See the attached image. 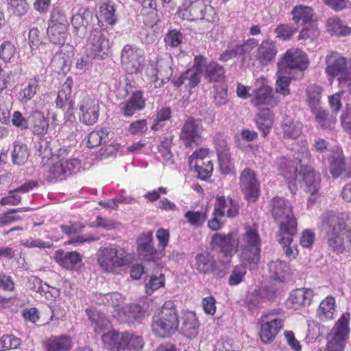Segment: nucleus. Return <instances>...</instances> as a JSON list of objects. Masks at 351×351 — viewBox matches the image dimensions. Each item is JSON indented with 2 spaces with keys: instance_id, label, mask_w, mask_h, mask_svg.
<instances>
[{
  "instance_id": "1",
  "label": "nucleus",
  "mask_w": 351,
  "mask_h": 351,
  "mask_svg": "<svg viewBox=\"0 0 351 351\" xmlns=\"http://www.w3.org/2000/svg\"><path fill=\"white\" fill-rule=\"evenodd\" d=\"M310 160L308 149L303 147L295 154V160L281 156L276 161L278 171L289 181V188L292 191L295 189L296 183L304 184L306 192L311 196L308 199V206L315 201L313 196L319 191L320 183L319 176L311 166L307 165Z\"/></svg>"
},
{
  "instance_id": "2",
  "label": "nucleus",
  "mask_w": 351,
  "mask_h": 351,
  "mask_svg": "<svg viewBox=\"0 0 351 351\" xmlns=\"http://www.w3.org/2000/svg\"><path fill=\"white\" fill-rule=\"evenodd\" d=\"M320 219L321 232L324 236L328 249L337 254L342 253L346 248V238L351 233L347 225L349 215L346 213L328 211L324 213Z\"/></svg>"
},
{
  "instance_id": "3",
  "label": "nucleus",
  "mask_w": 351,
  "mask_h": 351,
  "mask_svg": "<svg viewBox=\"0 0 351 351\" xmlns=\"http://www.w3.org/2000/svg\"><path fill=\"white\" fill-rule=\"evenodd\" d=\"M261 240L256 225L245 226L237 239V248L240 259L249 265H256L261 257Z\"/></svg>"
},
{
  "instance_id": "4",
  "label": "nucleus",
  "mask_w": 351,
  "mask_h": 351,
  "mask_svg": "<svg viewBox=\"0 0 351 351\" xmlns=\"http://www.w3.org/2000/svg\"><path fill=\"white\" fill-rule=\"evenodd\" d=\"M271 214L279 223V234H296L297 219L295 217L291 204L282 197H274L271 202Z\"/></svg>"
},
{
  "instance_id": "5",
  "label": "nucleus",
  "mask_w": 351,
  "mask_h": 351,
  "mask_svg": "<svg viewBox=\"0 0 351 351\" xmlns=\"http://www.w3.org/2000/svg\"><path fill=\"white\" fill-rule=\"evenodd\" d=\"M97 261L99 267L109 273H116L121 267L128 264L125 250L112 246L100 247L97 253Z\"/></svg>"
},
{
  "instance_id": "6",
  "label": "nucleus",
  "mask_w": 351,
  "mask_h": 351,
  "mask_svg": "<svg viewBox=\"0 0 351 351\" xmlns=\"http://www.w3.org/2000/svg\"><path fill=\"white\" fill-rule=\"evenodd\" d=\"M214 14L213 8L203 0H184L177 12L178 18L190 21L199 19L211 21Z\"/></svg>"
},
{
  "instance_id": "7",
  "label": "nucleus",
  "mask_w": 351,
  "mask_h": 351,
  "mask_svg": "<svg viewBox=\"0 0 351 351\" xmlns=\"http://www.w3.org/2000/svg\"><path fill=\"white\" fill-rule=\"evenodd\" d=\"M178 323L176 308L172 302H167L161 309L160 317L153 322V331L159 337H165L177 330Z\"/></svg>"
},
{
  "instance_id": "8",
  "label": "nucleus",
  "mask_w": 351,
  "mask_h": 351,
  "mask_svg": "<svg viewBox=\"0 0 351 351\" xmlns=\"http://www.w3.org/2000/svg\"><path fill=\"white\" fill-rule=\"evenodd\" d=\"M145 62L143 50L134 45H125L121 51V64L128 75L138 74L144 69Z\"/></svg>"
},
{
  "instance_id": "9",
  "label": "nucleus",
  "mask_w": 351,
  "mask_h": 351,
  "mask_svg": "<svg viewBox=\"0 0 351 351\" xmlns=\"http://www.w3.org/2000/svg\"><path fill=\"white\" fill-rule=\"evenodd\" d=\"M326 62V73L330 80L337 77L340 84L350 82L348 84H351V62L340 53L332 52L327 56Z\"/></svg>"
},
{
  "instance_id": "10",
  "label": "nucleus",
  "mask_w": 351,
  "mask_h": 351,
  "mask_svg": "<svg viewBox=\"0 0 351 351\" xmlns=\"http://www.w3.org/2000/svg\"><path fill=\"white\" fill-rule=\"evenodd\" d=\"M349 315L343 314L328 335L325 348L318 351H343L349 333Z\"/></svg>"
},
{
  "instance_id": "11",
  "label": "nucleus",
  "mask_w": 351,
  "mask_h": 351,
  "mask_svg": "<svg viewBox=\"0 0 351 351\" xmlns=\"http://www.w3.org/2000/svg\"><path fill=\"white\" fill-rule=\"evenodd\" d=\"M81 167V161L77 158H62L48 167L45 176L46 179L50 182L61 181L68 176L77 173Z\"/></svg>"
},
{
  "instance_id": "12",
  "label": "nucleus",
  "mask_w": 351,
  "mask_h": 351,
  "mask_svg": "<svg viewBox=\"0 0 351 351\" xmlns=\"http://www.w3.org/2000/svg\"><path fill=\"white\" fill-rule=\"evenodd\" d=\"M106 30L93 29L88 38L86 50L93 58L104 60L109 56L112 44L104 34Z\"/></svg>"
},
{
  "instance_id": "13",
  "label": "nucleus",
  "mask_w": 351,
  "mask_h": 351,
  "mask_svg": "<svg viewBox=\"0 0 351 351\" xmlns=\"http://www.w3.org/2000/svg\"><path fill=\"white\" fill-rule=\"evenodd\" d=\"M258 323L261 326L260 339L263 343H269L274 341L282 328L284 320L278 316L276 311H271L263 315Z\"/></svg>"
},
{
  "instance_id": "14",
  "label": "nucleus",
  "mask_w": 351,
  "mask_h": 351,
  "mask_svg": "<svg viewBox=\"0 0 351 351\" xmlns=\"http://www.w3.org/2000/svg\"><path fill=\"white\" fill-rule=\"evenodd\" d=\"M256 88L251 97L252 104L256 107H274L278 105L279 100L274 95L273 89L268 85L266 77L261 76L255 82Z\"/></svg>"
},
{
  "instance_id": "15",
  "label": "nucleus",
  "mask_w": 351,
  "mask_h": 351,
  "mask_svg": "<svg viewBox=\"0 0 351 351\" xmlns=\"http://www.w3.org/2000/svg\"><path fill=\"white\" fill-rule=\"evenodd\" d=\"M136 245L138 256L143 261L156 262L164 256L163 250L154 246L152 231L140 234L136 239Z\"/></svg>"
},
{
  "instance_id": "16",
  "label": "nucleus",
  "mask_w": 351,
  "mask_h": 351,
  "mask_svg": "<svg viewBox=\"0 0 351 351\" xmlns=\"http://www.w3.org/2000/svg\"><path fill=\"white\" fill-rule=\"evenodd\" d=\"M239 180L245 198L248 202H256L260 195V184L255 172L250 168H245L241 172Z\"/></svg>"
},
{
  "instance_id": "17",
  "label": "nucleus",
  "mask_w": 351,
  "mask_h": 351,
  "mask_svg": "<svg viewBox=\"0 0 351 351\" xmlns=\"http://www.w3.org/2000/svg\"><path fill=\"white\" fill-rule=\"evenodd\" d=\"M278 64H281V68L287 66L291 69H295L301 72L300 79L303 77L302 72L306 70L309 61L306 53L300 49L293 48L287 50L283 55L281 60Z\"/></svg>"
},
{
  "instance_id": "18",
  "label": "nucleus",
  "mask_w": 351,
  "mask_h": 351,
  "mask_svg": "<svg viewBox=\"0 0 351 351\" xmlns=\"http://www.w3.org/2000/svg\"><path fill=\"white\" fill-rule=\"evenodd\" d=\"M204 128L202 121L193 117L188 118L184 122L180 132V139L187 147L192 144H198L202 141Z\"/></svg>"
},
{
  "instance_id": "19",
  "label": "nucleus",
  "mask_w": 351,
  "mask_h": 351,
  "mask_svg": "<svg viewBox=\"0 0 351 351\" xmlns=\"http://www.w3.org/2000/svg\"><path fill=\"white\" fill-rule=\"evenodd\" d=\"M210 244L213 248L219 249L226 256H232L237 252V239L233 232L227 234L216 233L213 235Z\"/></svg>"
},
{
  "instance_id": "20",
  "label": "nucleus",
  "mask_w": 351,
  "mask_h": 351,
  "mask_svg": "<svg viewBox=\"0 0 351 351\" xmlns=\"http://www.w3.org/2000/svg\"><path fill=\"white\" fill-rule=\"evenodd\" d=\"M145 107V99L143 92L136 90L129 98L119 104L121 113L127 117L133 116L136 112L142 110Z\"/></svg>"
},
{
  "instance_id": "21",
  "label": "nucleus",
  "mask_w": 351,
  "mask_h": 351,
  "mask_svg": "<svg viewBox=\"0 0 351 351\" xmlns=\"http://www.w3.org/2000/svg\"><path fill=\"white\" fill-rule=\"evenodd\" d=\"M313 295L314 292L311 289H296L291 292L287 301V306L294 310L308 306L311 303Z\"/></svg>"
},
{
  "instance_id": "22",
  "label": "nucleus",
  "mask_w": 351,
  "mask_h": 351,
  "mask_svg": "<svg viewBox=\"0 0 351 351\" xmlns=\"http://www.w3.org/2000/svg\"><path fill=\"white\" fill-rule=\"evenodd\" d=\"M96 16L100 29L106 32L111 29L117 22L115 8L109 3H103L100 5Z\"/></svg>"
},
{
  "instance_id": "23",
  "label": "nucleus",
  "mask_w": 351,
  "mask_h": 351,
  "mask_svg": "<svg viewBox=\"0 0 351 351\" xmlns=\"http://www.w3.org/2000/svg\"><path fill=\"white\" fill-rule=\"evenodd\" d=\"M80 116L82 122L86 125H93L98 119L99 104L97 100L90 97H85L80 105Z\"/></svg>"
},
{
  "instance_id": "24",
  "label": "nucleus",
  "mask_w": 351,
  "mask_h": 351,
  "mask_svg": "<svg viewBox=\"0 0 351 351\" xmlns=\"http://www.w3.org/2000/svg\"><path fill=\"white\" fill-rule=\"evenodd\" d=\"M277 54V47L271 39L263 40L258 47L254 58L261 66H267L274 62Z\"/></svg>"
},
{
  "instance_id": "25",
  "label": "nucleus",
  "mask_w": 351,
  "mask_h": 351,
  "mask_svg": "<svg viewBox=\"0 0 351 351\" xmlns=\"http://www.w3.org/2000/svg\"><path fill=\"white\" fill-rule=\"evenodd\" d=\"M239 211L238 204L231 198L223 195L216 197L214 212L221 217H234Z\"/></svg>"
},
{
  "instance_id": "26",
  "label": "nucleus",
  "mask_w": 351,
  "mask_h": 351,
  "mask_svg": "<svg viewBox=\"0 0 351 351\" xmlns=\"http://www.w3.org/2000/svg\"><path fill=\"white\" fill-rule=\"evenodd\" d=\"M29 129L33 134L44 136L49 128V122L44 114L40 111H34L29 116Z\"/></svg>"
},
{
  "instance_id": "27",
  "label": "nucleus",
  "mask_w": 351,
  "mask_h": 351,
  "mask_svg": "<svg viewBox=\"0 0 351 351\" xmlns=\"http://www.w3.org/2000/svg\"><path fill=\"white\" fill-rule=\"evenodd\" d=\"M170 64L171 61L169 60L160 62L158 61L157 64L160 69L153 66L147 69V75L150 77V79L153 82H157L158 80H160V84H163L165 81H168L172 75L173 71Z\"/></svg>"
},
{
  "instance_id": "28",
  "label": "nucleus",
  "mask_w": 351,
  "mask_h": 351,
  "mask_svg": "<svg viewBox=\"0 0 351 351\" xmlns=\"http://www.w3.org/2000/svg\"><path fill=\"white\" fill-rule=\"evenodd\" d=\"M54 258L61 267L66 269H75L82 263V256L77 252H64L58 250Z\"/></svg>"
},
{
  "instance_id": "29",
  "label": "nucleus",
  "mask_w": 351,
  "mask_h": 351,
  "mask_svg": "<svg viewBox=\"0 0 351 351\" xmlns=\"http://www.w3.org/2000/svg\"><path fill=\"white\" fill-rule=\"evenodd\" d=\"M143 316L141 307L137 304H128L118 309V313L114 315L121 322L133 323L138 321Z\"/></svg>"
},
{
  "instance_id": "30",
  "label": "nucleus",
  "mask_w": 351,
  "mask_h": 351,
  "mask_svg": "<svg viewBox=\"0 0 351 351\" xmlns=\"http://www.w3.org/2000/svg\"><path fill=\"white\" fill-rule=\"evenodd\" d=\"M127 336L123 337V332L120 333L115 330H112L104 334L101 336V341L104 347L109 351L123 350L124 341Z\"/></svg>"
},
{
  "instance_id": "31",
  "label": "nucleus",
  "mask_w": 351,
  "mask_h": 351,
  "mask_svg": "<svg viewBox=\"0 0 351 351\" xmlns=\"http://www.w3.org/2000/svg\"><path fill=\"white\" fill-rule=\"evenodd\" d=\"M45 345L47 351H70L73 347V341L66 335L51 336L46 340Z\"/></svg>"
},
{
  "instance_id": "32",
  "label": "nucleus",
  "mask_w": 351,
  "mask_h": 351,
  "mask_svg": "<svg viewBox=\"0 0 351 351\" xmlns=\"http://www.w3.org/2000/svg\"><path fill=\"white\" fill-rule=\"evenodd\" d=\"M29 287L43 295L46 299L53 300L59 295V291L36 276H32L29 280Z\"/></svg>"
},
{
  "instance_id": "33",
  "label": "nucleus",
  "mask_w": 351,
  "mask_h": 351,
  "mask_svg": "<svg viewBox=\"0 0 351 351\" xmlns=\"http://www.w3.org/2000/svg\"><path fill=\"white\" fill-rule=\"evenodd\" d=\"M271 278L279 282H284L290 275L288 263L280 260L271 261L268 265Z\"/></svg>"
},
{
  "instance_id": "34",
  "label": "nucleus",
  "mask_w": 351,
  "mask_h": 351,
  "mask_svg": "<svg viewBox=\"0 0 351 351\" xmlns=\"http://www.w3.org/2000/svg\"><path fill=\"white\" fill-rule=\"evenodd\" d=\"M332 155L330 158V170L333 177H339L345 171V157L343 151L339 146H335L332 149Z\"/></svg>"
},
{
  "instance_id": "35",
  "label": "nucleus",
  "mask_w": 351,
  "mask_h": 351,
  "mask_svg": "<svg viewBox=\"0 0 351 351\" xmlns=\"http://www.w3.org/2000/svg\"><path fill=\"white\" fill-rule=\"evenodd\" d=\"M215 265V259L208 252L199 253L195 258V267L200 273H211L214 271Z\"/></svg>"
},
{
  "instance_id": "36",
  "label": "nucleus",
  "mask_w": 351,
  "mask_h": 351,
  "mask_svg": "<svg viewBox=\"0 0 351 351\" xmlns=\"http://www.w3.org/2000/svg\"><path fill=\"white\" fill-rule=\"evenodd\" d=\"M281 128L285 137L295 139L302 134V123L289 117H286L281 123Z\"/></svg>"
},
{
  "instance_id": "37",
  "label": "nucleus",
  "mask_w": 351,
  "mask_h": 351,
  "mask_svg": "<svg viewBox=\"0 0 351 351\" xmlns=\"http://www.w3.org/2000/svg\"><path fill=\"white\" fill-rule=\"evenodd\" d=\"M278 71L276 72V80L275 83V91L276 93L285 97L291 94L290 84L291 77L285 76L284 68H281V64H278Z\"/></svg>"
},
{
  "instance_id": "38",
  "label": "nucleus",
  "mask_w": 351,
  "mask_h": 351,
  "mask_svg": "<svg viewBox=\"0 0 351 351\" xmlns=\"http://www.w3.org/2000/svg\"><path fill=\"white\" fill-rule=\"evenodd\" d=\"M335 312V299L332 296H328L320 302L317 316L321 321L330 320L334 318Z\"/></svg>"
},
{
  "instance_id": "39",
  "label": "nucleus",
  "mask_w": 351,
  "mask_h": 351,
  "mask_svg": "<svg viewBox=\"0 0 351 351\" xmlns=\"http://www.w3.org/2000/svg\"><path fill=\"white\" fill-rule=\"evenodd\" d=\"M86 312L92 322V326L95 332L100 333L104 330L108 328L110 322L104 313L93 308L86 309Z\"/></svg>"
},
{
  "instance_id": "40",
  "label": "nucleus",
  "mask_w": 351,
  "mask_h": 351,
  "mask_svg": "<svg viewBox=\"0 0 351 351\" xmlns=\"http://www.w3.org/2000/svg\"><path fill=\"white\" fill-rule=\"evenodd\" d=\"M124 298L121 294L117 292L110 293L107 294L100 293L98 296L97 302L99 304H104L112 306L114 311L118 313V309H121L123 306Z\"/></svg>"
},
{
  "instance_id": "41",
  "label": "nucleus",
  "mask_w": 351,
  "mask_h": 351,
  "mask_svg": "<svg viewBox=\"0 0 351 351\" xmlns=\"http://www.w3.org/2000/svg\"><path fill=\"white\" fill-rule=\"evenodd\" d=\"M292 20L295 23L302 25L310 23L313 16V10L311 7L300 5L295 6L292 11Z\"/></svg>"
},
{
  "instance_id": "42",
  "label": "nucleus",
  "mask_w": 351,
  "mask_h": 351,
  "mask_svg": "<svg viewBox=\"0 0 351 351\" xmlns=\"http://www.w3.org/2000/svg\"><path fill=\"white\" fill-rule=\"evenodd\" d=\"M274 123V114L269 109H263L259 112L256 118V124L264 136L269 132Z\"/></svg>"
},
{
  "instance_id": "43",
  "label": "nucleus",
  "mask_w": 351,
  "mask_h": 351,
  "mask_svg": "<svg viewBox=\"0 0 351 351\" xmlns=\"http://www.w3.org/2000/svg\"><path fill=\"white\" fill-rule=\"evenodd\" d=\"M326 28L331 34L345 36L350 34V28L348 27L339 18L330 17L326 21Z\"/></svg>"
},
{
  "instance_id": "44",
  "label": "nucleus",
  "mask_w": 351,
  "mask_h": 351,
  "mask_svg": "<svg viewBox=\"0 0 351 351\" xmlns=\"http://www.w3.org/2000/svg\"><path fill=\"white\" fill-rule=\"evenodd\" d=\"M29 150L26 144L16 141L13 143L12 158L14 164L23 165L29 157Z\"/></svg>"
},
{
  "instance_id": "45",
  "label": "nucleus",
  "mask_w": 351,
  "mask_h": 351,
  "mask_svg": "<svg viewBox=\"0 0 351 351\" xmlns=\"http://www.w3.org/2000/svg\"><path fill=\"white\" fill-rule=\"evenodd\" d=\"M47 34L50 41L52 43L62 46L66 41L67 36V27L49 25Z\"/></svg>"
},
{
  "instance_id": "46",
  "label": "nucleus",
  "mask_w": 351,
  "mask_h": 351,
  "mask_svg": "<svg viewBox=\"0 0 351 351\" xmlns=\"http://www.w3.org/2000/svg\"><path fill=\"white\" fill-rule=\"evenodd\" d=\"M197 320L195 314L192 312L186 313L183 318L182 330L188 337H195L197 333Z\"/></svg>"
},
{
  "instance_id": "47",
  "label": "nucleus",
  "mask_w": 351,
  "mask_h": 351,
  "mask_svg": "<svg viewBox=\"0 0 351 351\" xmlns=\"http://www.w3.org/2000/svg\"><path fill=\"white\" fill-rule=\"evenodd\" d=\"M280 239L279 243L283 248L285 255L290 259H293L298 255V249L293 243V237L295 234L289 233L279 234Z\"/></svg>"
},
{
  "instance_id": "48",
  "label": "nucleus",
  "mask_w": 351,
  "mask_h": 351,
  "mask_svg": "<svg viewBox=\"0 0 351 351\" xmlns=\"http://www.w3.org/2000/svg\"><path fill=\"white\" fill-rule=\"evenodd\" d=\"M189 165L191 168L194 169L199 178L202 180L210 178L213 171V165L210 160H206L205 162L198 160L197 162L193 160Z\"/></svg>"
},
{
  "instance_id": "49",
  "label": "nucleus",
  "mask_w": 351,
  "mask_h": 351,
  "mask_svg": "<svg viewBox=\"0 0 351 351\" xmlns=\"http://www.w3.org/2000/svg\"><path fill=\"white\" fill-rule=\"evenodd\" d=\"M225 74L224 69L215 62L208 63L204 76L210 82H219L221 80Z\"/></svg>"
},
{
  "instance_id": "50",
  "label": "nucleus",
  "mask_w": 351,
  "mask_h": 351,
  "mask_svg": "<svg viewBox=\"0 0 351 351\" xmlns=\"http://www.w3.org/2000/svg\"><path fill=\"white\" fill-rule=\"evenodd\" d=\"M315 120L324 130H332L336 123V117L324 110L318 109L315 112Z\"/></svg>"
},
{
  "instance_id": "51",
  "label": "nucleus",
  "mask_w": 351,
  "mask_h": 351,
  "mask_svg": "<svg viewBox=\"0 0 351 351\" xmlns=\"http://www.w3.org/2000/svg\"><path fill=\"white\" fill-rule=\"evenodd\" d=\"M72 86L73 80L71 77H68L64 83L62 85L61 88L58 93L56 105L58 107H63L65 104L69 101L71 95Z\"/></svg>"
},
{
  "instance_id": "52",
  "label": "nucleus",
  "mask_w": 351,
  "mask_h": 351,
  "mask_svg": "<svg viewBox=\"0 0 351 351\" xmlns=\"http://www.w3.org/2000/svg\"><path fill=\"white\" fill-rule=\"evenodd\" d=\"M92 19L91 12L86 8H80L76 14L71 19V24L75 29L86 27Z\"/></svg>"
},
{
  "instance_id": "53",
  "label": "nucleus",
  "mask_w": 351,
  "mask_h": 351,
  "mask_svg": "<svg viewBox=\"0 0 351 351\" xmlns=\"http://www.w3.org/2000/svg\"><path fill=\"white\" fill-rule=\"evenodd\" d=\"M322 88L317 85H311L306 90L308 105L313 112L318 110Z\"/></svg>"
},
{
  "instance_id": "54",
  "label": "nucleus",
  "mask_w": 351,
  "mask_h": 351,
  "mask_svg": "<svg viewBox=\"0 0 351 351\" xmlns=\"http://www.w3.org/2000/svg\"><path fill=\"white\" fill-rule=\"evenodd\" d=\"M207 208L197 211L189 210L184 214V217L191 226L200 227L207 218Z\"/></svg>"
},
{
  "instance_id": "55",
  "label": "nucleus",
  "mask_w": 351,
  "mask_h": 351,
  "mask_svg": "<svg viewBox=\"0 0 351 351\" xmlns=\"http://www.w3.org/2000/svg\"><path fill=\"white\" fill-rule=\"evenodd\" d=\"M108 134V130L105 128L91 132L88 136V147L90 148L95 147L100 145L102 143L106 142Z\"/></svg>"
},
{
  "instance_id": "56",
  "label": "nucleus",
  "mask_w": 351,
  "mask_h": 351,
  "mask_svg": "<svg viewBox=\"0 0 351 351\" xmlns=\"http://www.w3.org/2000/svg\"><path fill=\"white\" fill-rule=\"evenodd\" d=\"M124 341L123 350H130L131 351L138 350L143 348L144 341L141 336L130 334L129 332H123V337H126Z\"/></svg>"
},
{
  "instance_id": "57",
  "label": "nucleus",
  "mask_w": 351,
  "mask_h": 351,
  "mask_svg": "<svg viewBox=\"0 0 351 351\" xmlns=\"http://www.w3.org/2000/svg\"><path fill=\"white\" fill-rule=\"evenodd\" d=\"M9 95L0 97V121L3 123H8L10 120V111L12 109V101Z\"/></svg>"
},
{
  "instance_id": "58",
  "label": "nucleus",
  "mask_w": 351,
  "mask_h": 351,
  "mask_svg": "<svg viewBox=\"0 0 351 351\" xmlns=\"http://www.w3.org/2000/svg\"><path fill=\"white\" fill-rule=\"evenodd\" d=\"M247 270L244 265L240 264L234 266L230 275L228 284L230 286H237L243 282Z\"/></svg>"
},
{
  "instance_id": "59",
  "label": "nucleus",
  "mask_w": 351,
  "mask_h": 351,
  "mask_svg": "<svg viewBox=\"0 0 351 351\" xmlns=\"http://www.w3.org/2000/svg\"><path fill=\"white\" fill-rule=\"evenodd\" d=\"M165 284V275L160 274L158 276H151L148 282L145 285V292L147 295H151L158 289L163 287Z\"/></svg>"
},
{
  "instance_id": "60",
  "label": "nucleus",
  "mask_w": 351,
  "mask_h": 351,
  "mask_svg": "<svg viewBox=\"0 0 351 351\" xmlns=\"http://www.w3.org/2000/svg\"><path fill=\"white\" fill-rule=\"evenodd\" d=\"M297 32V28L289 24H280L275 29L276 37L283 40H290Z\"/></svg>"
},
{
  "instance_id": "61",
  "label": "nucleus",
  "mask_w": 351,
  "mask_h": 351,
  "mask_svg": "<svg viewBox=\"0 0 351 351\" xmlns=\"http://www.w3.org/2000/svg\"><path fill=\"white\" fill-rule=\"evenodd\" d=\"M20 345V339L12 335H3L0 338V351L16 349Z\"/></svg>"
},
{
  "instance_id": "62",
  "label": "nucleus",
  "mask_w": 351,
  "mask_h": 351,
  "mask_svg": "<svg viewBox=\"0 0 351 351\" xmlns=\"http://www.w3.org/2000/svg\"><path fill=\"white\" fill-rule=\"evenodd\" d=\"M319 35V30L316 25H309L303 28L298 37V40L313 41L317 39Z\"/></svg>"
},
{
  "instance_id": "63",
  "label": "nucleus",
  "mask_w": 351,
  "mask_h": 351,
  "mask_svg": "<svg viewBox=\"0 0 351 351\" xmlns=\"http://www.w3.org/2000/svg\"><path fill=\"white\" fill-rule=\"evenodd\" d=\"M147 128V120L139 119L131 122L128 130L132 135L142 136L146 132Z\"/></svg>"
},
{
  "instance_id": "64",
  "label": "nucleus",
  "mask_w": 351,
  "mask_h": 351,
  "mask_svg": "<svg viewBox=\"0 0 351 351\" xmlns=\"http://www.w3.org/2000/svg\"><path fill=\"white\" fill-rule=\"evenodd\" d=\"M15 53V46L11 42H3L0 45V58L5 62H11Z\"/></svg>"
}]
</instances>
